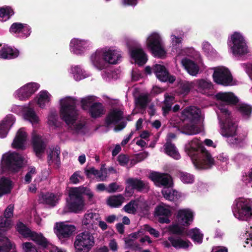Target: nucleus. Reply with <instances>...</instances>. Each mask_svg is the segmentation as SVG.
I'll return each mask as SVG.
<instances>
[{
	"label": "nucleus",
	"instance_id": "09e8293b",
	"mask_svg": "<svg viewBox=\"0 0 252 252\" xmlns=\"http://www.w3.org/2000/svg\"><path fill=\"white\" fill-rule=\"evenodd\" d=\"M13 14V10L9 6H3L0 8V20L2 22L7 21Z\"/></svg>",
	"mask_w": 252,
	"mask_h": 252
},
{
	"label": "nucleus",
	"instance_id": "774afa93",
	"mask_svg": "<svg viewBox=\"0 0 252 252\" xmlns=\"http://www.w3.org/2000/svg\"><path fill=\"white\" fill-rule=\"evenodd\" d=\"M58 116L55 113H51L48 117V123L50 126H57Z\"/></svg>",
	"mask_w": 252,
	"mask_h": 252
},
{
	"label": "nucleus",
	"instance_id": "5701e85b",
	"mask_svg": "<svg viewBox=\"0 0 252 252\" xmlns=\"http://www.w3.org/2000/svg\"><path fill=\"white\" fill-rule=\"evenodd\" d=\"M164 247L169 248L171 246L177 249H187L191 246V244L188 240H184L178 236H170L168 237V241H164L163 242Z\"/></svg>",
	"mask_w": 252,
	"mask_h": 252
},
{
	"label": "nucleus",
	"instance_id": "e2e57ef3",
	"mask_svg": "<svg viewBox=\"0 0 252 252\" xmlns=\"http://www.w3.org/2000/svg\"><path fill=\"white\" fill-rule=\"evenodd\" d=\"M22 248L24 252H38L36 247L31 242L23 243Z\"/></svg>",
	"mask_w": 252,
	"mask_h": 252
},
{
	"label": "nucleus",
	"instance_id": "a878e982",
	"mask_svg": "<svg viewBox=\"0 0 252 252\" xmlns=\"http://www.w3.org/2000/svg\"><path fill=\"white\" fill-rule=\"evenodd\" d=\"M156 215L159 217L158 221L160 223H169V217L171 216L172 210L169 206L161 204L156 207Z\"/></svg>",
	"mask_w": 252,
	"mask_h": 252
},
{
	"label": "nucleus",
	"instance_id": "72a5a7b5",
	"mask_svg": "<svg viewBox=\"0 0 252 252\" xmlns=\"http://www.w3.org/2000/svg\"><path fill=\"white\" fill-rule=\"evenodd\" d=\"M62 196L61 193L47 192L42 194L40 197V201L51 207H54L58 203Z\"/></svg>",
	"mask_w": 252,
	"mask_h": 252
},
{
	"label": "nucleus",
	"instance_id": "a211bd4d",
	"mask_svg": "<svg viewBox=\"0 0 252 252\" xmlns=\"http://www.w3.org/2000/svg\"><path fill=\"white\" fill-rule=\"evenodd\" d=\"M134 41L130 40L127 43L129 47V54L131 60L138 65L145 64L147 61V56L143 49L140 47H130V43H133Z\"/></svg>",
	"mask_w": 252,
	"mask_h": 252
},
{
	"label": "nucleus",
	"instance_id": "2eb2a0df",
	"mask_svg": "<svg viewBox=\"0 0 252 252\" xmlns=\"http://www.w3.org/2000/svg\"><path fill=\"white\" fill-rule=\"evenodd\" d=\"M213 78L214 82L223 86H232L235 84L232 76L228 68L224 66H218L213 68Z\"/></svg>",
	"mask_w": 252,
	"mask_h": 252
},
{
	"label": "nucleus",
	"instance_id": "f3484780",
	"mask_svg": "<svg viewBox=\"0 0 252 252\" xmlns=\"http://www.w3.org/2000/svg\"><path fill=\"white\" fill-rule=\"evenodd\" d=\"M92 47L91 42L88 39L72 38L69 43L70 51L77 55H82Z\"/></svg>",
	"mask_w": 252,
	"mask_h": 252
},
{
	"label": "nucleus",
	"instance_id": "9d476101",
	"mask_svg": "<svg viewBox=\"0 0 252 252\" xmlns=\"http://www.w3.org/2000/svg\"><path fill=\"white\" fill-rule=\"evenodd\" d=\"M193 213L189 209H180L178 211L176 223L169 227V230L173 234H182L184 231L183 226L189 225L193 220Z\"/></svg>",
	"mask_w": 252,
	"mask_h": 252
},
{
	"label": "nucleus",
	"instance_id": "603ef678",
	"mask_svg": "<svg viewBox=\"0 0 252 252\" xmlns=\"http://www.w3.org/2000/svg\"><path fill=\"white\" fill-rule=\"evenodd\" d=\"M12 225V221L3 217H0V237H5L1 233L9 229Z\"/></svg>",
	"mask_w": 252,
	"mask_h": 252
},
{
	"label": "nucleus",
	"instance_id": "a18cd8bd",
	"mask_svg": "<svg viewBox=\"0 0 252 252\" xmlns=\"http://www.w3.org/2000/svg\"><path fill=\"white\" fill-rule=\"evenodd\" d=\"M194 87H197L199 91L205 93V89H210L212 88V84L210 81L205 80H198L193 81Z\"/></svg>",
	"mask_w": 252,
	"mask_h": 252
},
{
	"label": "nucleus",
	"instance_id": "58836bf2",
	"mask_svg": "<svg viewBox=\"0 0 252 252\" xmlns=\"http://www.w3.org/2000/svg\"><path fill=\"white\" fill-rule=\"evenodd\" d=\"M89 113L91 117L97 118L105 114V111L103 105L98 102L93 104L89 109Z\"/></svg>",
	"mask_w": 252,
	"mask_h": 252
},
{
	"label": "nucleus",
	"instance_id": "bf43d9fd",
	"mask_svg": "<svg viewBox=\"0 0 252 252\" xmlns=\"http://www.w3.org/2000/svg\"><path fill=\"white\" fill-rule=\"evenodd\" d=\"M238 110L246 117H248L252 112L251 106L245 103H240L238 105Z\"/></svg>",
	"mask_w": 252,
	"mask_h": 252
},
{
	"label": "nucleus",
	"instance_id": "c03bdc74",
	"mask_svg": "<svg viewBox=\"0 0 252 252\" xmlns=\"http://www.w3.org/2000/svg\"><path fill=\"white\" fill-rule=\"evenodd\" d=\"M124 201V197L119 194L110 196L107 200V203L111 207L117 208L121 206Z\"/></svg>",
	"mask_w": 252,
	"mask_h": 252
},
{
	"label": "nucleus",
	"instance_id": "393cba45",
	"mask_svg": "<svg viewBox=\"0 0 252 252\" xmlns=\"http://www.w3.org/2000/svg\"><path fill=\"white\" fill-rule=\"evenodd\" d=\"M28 139V134L24 128H20L16 132L12 143V147L15 149H24L25 148Z\"/></svg>",
	"mask_w": 252,
	"mask_h": 252
},
{
	"label": "nucleus",
	"instance_id": "680f3d73",
	"mask_svg": "<svg viewBox=\"0 0 252 252\" xmlns=\"http://www.w3.org/2000/svg\"><path fill=\"white\" fill-rule=\"evenodd\" d=\"M60 154V150L59 148H56L53 149L48 157L49 162H50L51 161H55L57 163L59 160Z\"/></svg>",
	"mask_w": 252,
	"mask_h": 252
},
{
	"label": "nucleus",
	"instance_id": "13d9d810",
	"mask_svg": "<svg viewBox=\"0 0 252 252\" xmlns=\"http://www.w3.org/2000/svg\"><path fill=\"white\" fill-rule=\"evenodd\" d=\"M23 28V24L20 23H14L11 26L9 29V32L12 34L19 37Z\"/></svg>",
	"mask_w": 252,
	"mask_h": 252
},
{
	"label": "nucleus",
	"instance_id": "423d86ee",
	"mask_svg": "<svg viewBox=\"0 0 252 252\" xmlns=\"http://www.w3.org/2000/svg\"><path fill=\"white\" fill-rule=\"evenodd\" d=\"M145 45L154 56L159 58L166 57L167 52L159 32H154L149 33L146 37Z\"/></svg>",
	"mask_w": 252,
	"mask_h": 252
},
{
	"label": "nucleus",
	"instance_id": "ea45409f",
	"mask_svg": "<svg viewBox=\"0 0 252 252\" xmlns=\"http://www.w3.org/2000/svg\"><path fill=\"white\" fill-rule=\"evenodd\" d=\"M13 188V183L8 178L0 177V197L10 192Z\"/></svg>",
	"mask_w": 252,
	"mask_h": 252
},
{
	"label": "nucleus",
	"instance_id": "412c9836",
	"mask_svg": "<svg viewBox=\"0 0 252 252\" xmlns=\"http://www.w3.org/2000/svg\"><path fill=\"white\" fill-rule=\"evenodd\" d=\"M99 219L100 218L98 213L88 211L84 216L82 225L87 229L95 230L97 228Z\"/></svg>",
	"mask_w": 252,
	"mask_h": 252
},
{
	"label": "nucleus",
	"instance_id": "f704fd0d",
	"mask_svg": "<svg viewBox=\"0 0 252 252\" xmlns=\"http://www.w3.org/2000/svg\"><path fill=\"white\" fill-rule=\"evenodd\" d=\"M52 98L51 94L46 90H42L37 94L35 100L41 108H44L48 106Z\"/></svg>",
	"mask_w": 252,
	"mask_h": 252
},
{
	"label": "nucleus",
	"instance_id": "e433bc0d",
	"mask_svg": "<svg viewBox=\"0 0 252 252\" xmlns=\"http://www.w3.org/2000/svg\"><path fill=\"white\" fill-rule=\"evenodd\" d=\"M181 64L189 74L196 76L199 72L198 66L192 60L185 58L181 61Z\"/></svg>",
	"mask_w": 252,
	"mask_h": 252
},
{
	"label": "nucleus",
	"instance_id": "c756f323",
	"mask_svg": "<svg viewBox=\"0 0 252 252\" xmlns=\"http://www.w3.org/2000/svg\"><path fill=\"white\" fill-rule=\"evenodd\" d=\"M126 190L128 192V190L136 189L139 191L143 190L148 188V184L138 179L128 178L126 181Z\"/></svg>",
	"mask_w": 252,
	"mask_h": 252
},
{
	"label": "nucleus",
	"instance_id": "69168bd1",
	"mask_svg": "<svg viewBox=\"0 0 252 252\" xmlns=\"http://www.w3.org/2000/svg\"><path fill=\"white\" fill-rule=\"evenodd\" d=\"M36 174V170L34 167H31L26 174L25 177V181L26 183H29L32 179Z\"/></svg>",
	"mask_w": 252,
	"mask_h": 252
},
{
	"label": "nucleus",
	"instance_id": "1a4fd4ad",
	"mask_svg": "<svg viewBox=\"0 0 252 252\" xmlns=\"http://www.w3.org/2000/svg\"><path fill=\"white\" fill-rule=\"evenodd\" d=\"M183 34L179 30L174 31L170 35L172 50L176 52L177 59L180 56H188L193 58L198 56V52L192 47L180 48V45L183 40Z\"/></svg>",
	"mask_w": 252,
	"mask_h": 252
},
{
	"label": "nucleus",
	"instance_id": "de8ad7c7",
	"mask_svg": "<svg viewBox=\"0 0 252 252\" xmlns=\"http://www.w3.org/2000/svg\"><path fill=\"white\" fill-rule=\"evenodd\" d=\"M188 235L193 240V241L197 244H200L202 242L203 234L201 233L198 228H193L189 230Z\"/></svg>",
	"mask_w": 252,
	"mask_h": 252
},
{
	"label": "nucleus",
	"instance_id": "49530a36",
	"mask_svg": "<svg viewBox=\"0 0 252 252\" xmlns=\"http://www.w3.org/2000/svg\"><path fill=\"white\" fill-rule=\"evenodd\" d=\"M175 102L174 96L165 94V99L162 106L163 113L164 116L171 110V106Z\"/></svg>",
	"mask_w": 252,
	"mask_h": 252
},
{
	"label": "nucleus",
	"instance_id": "4be33fe9",
	"mask_svg": "<svg viewBox=\"0 0 252 252\" xmlns=\"http://www.w3.org/2000/svg\"><path fill=\"white\" fill-rule=\"evenodd\" d=\"M91 64L96 69L102 70L106 67L103 48L97 49L90 57Z\"/></svg>",
	"mask_w": 252,
	"mask_h": 252
},
{
	"label": "nucleus",
	"instance_id": "39448f33",
	"mask_svg": "<svg viewBox=\"0 0 252 252\" xmlns=\"http://www.w3.org/2000/svg\"><path fill=\"white\" fill-rule=\"evenodd\" d=\"M233 216L237 219L248 221L252 218V200L249 198H239L232 205Z\"/></svg>",
	"mask_w": 252,
	"mask_h": 252
},
{
	"label": "nucleus",
	"instance_id": "f8f14e48",
	"mask_svg": "<svg viewBox=\"0 0 252 252\" xmlns=\"http://www.w3.org/2000/svg\"><path fill=\"white\" fill-rule=\"evenodd\" d=\"M16 229L24 237L30 238L37 245L42 247L46 248L50 245L47 239L44 237L42 233L32 231L21 222H18L17 223Z\"/></svg>",
	"mask_w": 252,
	"mask_h": 252
},
{
	"label": "nucleus",
	"instance_id": "052dcab7",
	"mask_svg": "<svg viewBox=\"0 0 252 252\" xmlns=\"http://www.w3.org/2000/svg\"><path fill=\"white\" fill-rule=\"evenodd\" d=\"M242 182L249 187H252V168L244 173L242 178Z\"/></svg>",
	"mask_w": 252,
	"mask_h": 252
},
{
	"label": "nucleus",
	"instance_id": "a19ab883",
	"mask_svg": "<svg viewBox=\"0 0 252 252\" xmlns=\"http://www.w3.org/2000/svg\"><path fill=\"white\" fill-rule=\"evenodd\" d=\"M145 205V202L137 200L131 201L123 208L124 211L129 214H134L136 211L141 209Z\"/></svg>",
	"mask_w": 252,
	"mask_h": 252
},
{
	"label": "nucleus",
	"instance_id": "8fccbe9b",
	"mask_svg": "<svg viewBox=\"0 0 252 252\" xmlns=\"http://www.w3.org/2000/svg\"><path fill=\"white\" fill-rule=\"evenodd\" d=\"M96 97L94 96L90 95L82 98L81 99V106L84 110H88L91 105L95 103Z\"/></svg>",
	"mask_w": 252,
	"mask_h": 252
},
{
	"label": "nucleus",
	"instance_id": "c85d7f7f",
	"mask_svg": "<svg viewBox=\"0 0 252 252\" xmlns=\"http://www.w3.org/2000/svg\"><path fill=\"white\" fill-rule=\"evenodd\" d=\"M19 51L6 44L0 43V59H12L17 57Z\"/></svg>",
	"mask_w": 252,
	"mask_h": 252
},
{
	"label": "nucleus",
	"instance_id": "6e6552de",
	"mask_svg": "<svg viewBox=\"0 0 252 252\" xmlns=\"http://www.w3.org/2000/svg\"><path fill=\"white\" fill-rule=\"evenodd\" d=\"M228 46L230 52L236 57L242 56L250 52L245 37L240 32H234L230 35Z\"/></svg>",
	"mask_w": 252,
	"mask_h": 252
},
{
	"label": "nucleus",
	"instance_id": "20e7f679",
	"mask_svg": "<svg viewBox=\"0 0 252 252\" xmlns=\"http://www.w3.org/2000/svg\"><path fill=\"white\" fill-rule=\"evenodd\" d=\"M149 178L158 186H164L162 193L165 198L173 201L180 197V194L172 188V183L170 175L154 172L150 174Z\"/></svg>",
	"mask_w": 252,
	"mask_h": 252
},
{
	"label": "nucleus",
	"instance_id": "5fc2aeb1",
	"mask_svg": "<svg viewBox=\"0 0 252 252\" xmlns=\"http://www.w3.org/2000/svg\"><path fill=\"white\" fill-rule=\"evenodd\" d=\"M178 177L184 184H192L194 181V176L187 172H180Z\"/></svg>",
	"mask_w": 252,
	"mask_h": 252
},
{
	"label": "nucleus",
	"instance_id": "338daca9",
	"mask_svg": "<svg viewBox=\"0 0 252 252\" xmlns=\"http://www.w3.org/2000/svg\"><path fill=\"white\" fill-rule=\"evenodd\" d=\"M14 206L13 204L9 205L4 210V218L9 219L13 216Z\"/></svg>",
	"mask_w": 252,
	"mask_h": 252
},
{
	"label": "nucleus",
	"instance_id": "2f4dec72",
	"mask_svg": "<svg viewBox=\"0 0 252 252\" xmlns=\"http://www.w3.org/2000/svg\"><path fill=\"white\" fill-rule=\"evenodd\" d=\"M32 141L36 155L39 157L45 149V142L42 137L35 131H33L32 133Z\"/></svg>",
	"mask_w": 252,
	"mask_h": 252
},
{
	"label": "nucleus",
	"instance_id": "7ed1b4c3",
	"mask_svg": "<svg viewBox=\"0 0 252 252\" xmlns=\"http://www.w3.org/2000/svg\"><path fill=\"white\" fill-rule=\"evenodd\" d=\"M76 99L70 96H66L60 100V114L61 118L69 127L75 132H81L84 125L76 122L78 112L76 109Z\"/></svg>",
	"mask_w": 252,
	"mask_h": 252
},
{
	"label": "nucleus",
	"instance_id": "3c124183",
	"mask_svg": "<svg viewBox=\"0 0 252 252\" xmlns=\"http://www.w3.org/2000/svg\"><path fill=\"white\" fill-rule=\"evenodd\" d=\"M150 101L149 95L147 94H141L135 99L136 106L140 108H146L148 103Z\"/></svg>",
	"mask_w": 252,
	"mask_h": 252
},
{
	"label": "nucleus",
	"instance_id": "4c0bfd02",
	"mask_svg": "<svg viewBox=\"0 0 252 252\" xmlns=\"http://www.w3.org/2000/svg\"><path fill=\"white\" fill-rule=\"evenodd\" d=\"M69 72L72 75L74 79L76 81L88 77L90 74L86 72L80 65H73L71 66Z\"/></svg>",
	"mask_w": 252,
	"mask_h": 252
},
{
	"label": "nucleus",
	"instance_id": "4d7b16f0",
	"mask_svg": "<svg viewBox=\"0 0 252 252\" xmlns=\"http://www.w3.org/2000/svg\"><path fill=\"white\" fill-rule=\"evenodd\" d=\"M202 49L205 55L209 57H212L216 55V51L208 42L204 41L202 43Z\"/></svg>",
	"mask_w": 252,
	"mask_h": 252
},
{
	"label": "nucleus",
	"instance_id": "f03ea898",
	"mask_svg": "<svg viewBox=\"0 0 252 252\" xmlns=\"http://www.w3.org/2000/svg\"><path fill=\"white\" fill-rule=\"evenodd\" d=\"M185 150L197 169H208L214 164V159L197 138H193L186 144Z\"/></svg>",
	"mask_w": 252,
	"mask_h": 252
},
{
	"label": "nucleus",
	"instance_id": "9b49d317",
	"mask_svg": "<svg viewBox=\"0 0 252 252\" xmlns=\"http://www.w3.org/2000/svg\"><path fill=\"white\" fill-rule=\"evenodd\" d=\"M23 158L15 152H8L2 158L0 172L7 170L11 172L18 171L23 166Z\"/></svg>",
	"mask_w": 252,
	"mask_h": 252
},
{
	"label": "nucleus",
	"instance_id": "7c9ffc66",
	"mask_svg": "<svg viewBox=\"0 0 252 252\" xmlns=\"http://www.w3.org/2000/svg\"><path fill=\"white\" fill-rule=\"evenodd\" d=\"M198 121L186 122L182 127L181 132L186 135H194L201 131V127Z\"/></svg>",
	"mask_w": 252,
	"mask_h": 252
},
{
	"label": "nucleus",
	"instance_id": "dca6fc26",
	"mask_svg": "<svg viewBox=\"0 0 252 252\" xmlns=\"http://www.w3.org/2000/svg\"><path fill=\"white\" fill-rule=\"evenodd\" d=\"M39 87L40 85L36 83H27L14 93V97L20 101H26L39 89Z\"/></svg>",
	"mask_w": 252,
	"mask_h": 252
},
{
	"label": "nucleus",
	"instance_id": "0eeeda50",
	"mask_svg": "<svg viewBox=\"0 0 252 252\" xmlns=\"http://www.w3.org/2000/svg\"><path fill=\"white\" fill-rule=\"evenodd\" d=\"M83 189V188H72L69 189V198L66 200L63 213L67 212L78 213L83 210L85 203L82 197L80 195Z\"/></svg>",
	"mask_w": 252,
	"mask_h": 252
},
{
	"label": "nucleus",
	"instance_id": "37998d69",
	"mask_svg": "<svg viewBox=\"0 0 252 252\" xmlns=\"http://www.w3.org/2000/svg\"><path fill=\"white\" fill-rule=\"evenodd\" d=\"M164 150L166 154L175 159H179L181 156L175 146L171 142H166L164 145Z\"/></svg>",
	"mask_w": 252,
	"mask_h": 252
},
{
	"label": "nucleus",
	"instance_id": "ddd939ff",
	"mask_svg": "<svg viewBox=\"0 0 252 252\" xmlns=\"http://www.w3.org/2000/svg\"><path fill=\"white\" fill-rule=\"evenodd\" d=\"M94 244V237L88 231L78 234L74 242V247L77 252H88Z\"/></svg>",
	"mask_w": 252,
	"mask_h": 252
},
{
	"label": "nucleus",
	"instance_id": "473e14b6",
	"mask_svg": "<svg viewBox=\"0 0 252 252\" xmlns=\"http://www.w3.org/2000/svg\"><path fill=\"white\" fill-rule=\"evenodd\" d=\"M124 113L119 108L112 109L106 119V123L108 125H116L123 119Z\"/></svg>",
	"mask_w": 252,
	"mask_h": 252
},
{
	"label": "nucleus",
	"instance_id": "79ce46f5",
	"mask_svg": "<svg viewBox=\"0 0 252 252\" xmlns=\"http://www.w3.org/2000/svg\"><path fill=\"white\" fill-rule=\"evenodd\" d=\"M0 237V252H17L15 245L6 237Z\"/></svg>",
	"mask_w": 252,
	"mask_h": 252
},
{
	"label": "nucleus",
	"instance_id": "6ab92c4d",
	"mask_svg": "<svg viewBox=\"0 0 252 252\" xmlns=\"http://www.w3.org/2000/svg\"><path fill=\"white\" fill-rule=\"evenodd\" d=\"M103 50L106 66L107 63L115 64L120 62L122 55L119 50L112 47H106L103 48Z\"/></svg>",
	"mask_w": 252,
	"mask_h": 252
},
{
	"label": "nucleus",
	"instance_id": "cd10ccee",
	"mask_svg": "<svg viewBox=\"0 0 252 252\" xmlns=\"http://www.w3.org/2000/svg\"><path fill=\"white\" fill-rule=\"evenodd\" d=\"M200 115V110L194 106H190L186 108L182 113V119L184 121H198Z\"/></svg>",
	"mask_w": 252,
	"mask_h": 252
},
{
	"label": "nucleus",
	"instance_id": "864d4df0",
	"mask_svg": "<svg viewBox=\"0 0 252 252\" xmlns=\"http://www.w3.org/2000/svg\"><path fill=\"white\" fill-rule=\"evenodd\" d=\"M143 234V230H140L137 232H135L130 234L128 238L125 239V241L126 246L127 248H132L134 244L133 241L135 239L138 238Z\"/></svg>",
	"mask_w": 252,
	"mask_h": 252
},
{
	"label": "nucleus",
	"instance_id": "6e6d98bb",
	"mask_svg": "<svg viewBox=\"0 0 252 252\" xmlns=\"http://www.w3.org/2000/svg\"><path fill=\"white\" fill-rule=\"evenodd\" d=\"M194 87L193 82L183 83L180 85L179 94L181 95H186L189 93L190 90Z\"/></svg>",
	"mask_w": 252,
	"mask_h": 252
},
{
	"label": "nucleus",
	"instance_id": "c9c22d12",
	"mask_svg": "<svg viewBox=\"0 0 252 252\" xmlns=\"http://www.w3.org/2000/svg\"><path fill=\"white\" fill-rule=\"evenodd\" d=\"M86 175L89 178L94 176L98 181H104L107 177V170L102 167L100 170L95 169L94 167H91L85 170Z\"/></svg>",
	"mask_w": 252,
	"mask_h": 252
},
{
	"label": "nucleus",
	"instance_id": "bb28decb",
	"mask_svg": "<svg viewBox=\"0 0 252 252\" xmlns=\"http://www.w3.org/2000/svg\"><path fill=\"white\" fill-rule=\"evenodd\" d=\"M15 122V117L11 114L7 115L0 122V138H4L6 137Z\"/></svg>",
	"mask_w": 252,
	"mask_h": 252
},
{
	"label": "nucleus",
	"instance_id": "4468645a",
	"mask_svg": "<svg viewBox=\"0 0 252 252\" xmlns=\"http://www.w3.org/2000/svg\"><path fill=\"white\" fill-rule=\"evenodd\" d=\"M9 111L17 115L22 116L24 119L28 120L33 126L37 124L39 119L34 110L28 105H12Z\"/></svg>",
	"mask_w": 252,
	"mask_h": 252
},
{
	"label": "nucleus",
	"instance_id": "b1692460",
	"mask_svg": "<svg viewBox=\"0 0 252 252\" xmlns=\"http://www.w3.org/2000/svg\"><path fill=\"white\" fill-rule=\"evenodd\" d=\"M153 70L158 79L161 81L172 83L175 80V76L170 75L165 66L162 65L157 64L154 66Z\"/></svg>",
	"mask_w": 252,
	"mask_h": 252
},
{
	"label": "nucleus",
	"instance_id": "f257e3e1",
	"mask_svg": "<svg viewBox=\"0 0 252 252\" xmlns=\"http://www.w3.org/2000/svg\"><path fill=\"white\" fill-rule=\"evenodd\" d=\"M215 97L217 100L222 103L218 105V110L217 111L220 133L223 136L227 138V142L230 144H237L244 139V136L237 135V124L232 119L227 105L235 104L238 102L239 99L231 92H220Z\"/></svg>",
	"mask_w": 252,
	"mask_h": 252
},
{
	"label": "nucleus",
	"instance_id": "0e129e2a",
	"mask_svg": "<svg viewBox=\"0 0 252 252\" xmlns=\"http://www.w3.org/2000/svg\"><path fill=\"white\" fill-rule=\"evenodd\" d=\"M23 28L20 32L19 37H27L31 33V28L30 27L26 24H23Z\"/></svg>",
	"mask_w": 252,
	"mask_h": 252
},
{
	"label": "nucleus",
	"instance_id": "aec40b11",
	"mask_svg": "<svg viewBox=\"0 0 252 252\" xmlns=\"http://www.w3.org/2000/svg\"><path fill=\"white\" fill-rule=\"evenodd\" d=\"M75 230V228L73 225L65 222H57L54 227V232L60 239L69 237Z\"/></svg>",
	"mask_w": 252,
	"mask_h": 252
}]
</instances>
